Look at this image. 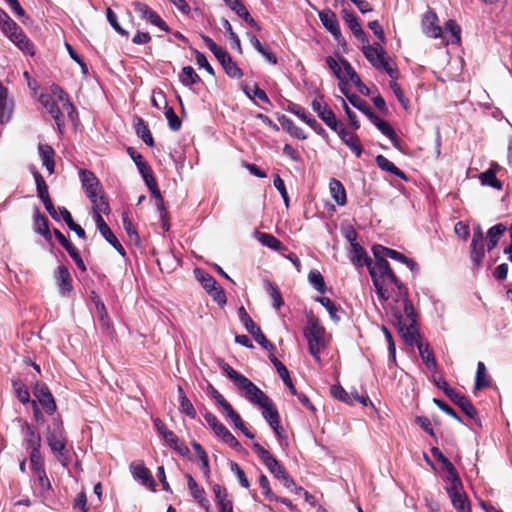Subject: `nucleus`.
<instances>
[{
  "label": "nucleus",
  "instance_id": "1",
  "mask_svg": "<svg viewBox=\"0 0 512 512\" xmlns=\"http://www.w3.org/2000/svg\"><path fill=\"white\" fill-rule=\"evenodd\" d=\"M367 268L378 298L381 301L392 299L394 302L390 309L398 333L406 342L413 343L417 334L414 325L415 311L408 299L406 286L393 273L388 261H371Z\"/></svg>",
  "mask_w": 512,
  "mask_h": 512
},
{
  "label": "nucleus",
  "instance_id": "2",
  "mask_svg": "<svg viewBox=\"0 0 512 512\" xmlns=\"http://www.w3.org/2000/svg\"><path fill=\"white\" fill-rule=\"evenodd\" d=\"M55 428H48L46 441L52 453L62 466L67 467L71 462L70 451L66 447V437L61 423H55Z\"/></svg>",
  "mask_w": 512,
  "mask_h": 512
},
{
  "label": "nucleus",
  "instance_id": "3",
  "mask_svg": "<svg viewBox=\"0 0 512 512\" xmlns=\"http://www.w3.org/2000/svg\"><path fill=\"white\" fill-rule=\"evenodd\" d=\"M304 336L308 342V349L316 362L320 363V352L324 346V329L314 317L308 319L304 328Z\"/></svg>",
  "mask_w": 512,
  "mask_h": 512
},
{
  "label": "nucleus",
  "instance_id": "4",
  "mask_svg": "<svg viewBox=\"0 0 512 512\" xmlns=\"http://www.w3.org/2000/svg\"><path fill=\"white\" fill-rule=\"evenodd\" d=\"M435 385L441 389L445 395L455 403L469 418L475 419L477 416V412L471 402L465 398L463 395L457 393L453 388H451L447 381L443 378L435 379Z\"/></svg>",
  "mask_w": 512,
  "mask_h": 512
},
{
  "label": "nucleus",
  "instance_id": "5",
  "mask_svg": "<svg viewBox=\"0 0 512 512\" xmlns=\"http://www.w3.org/2000/svg\"><path fill=\"white\" fill-rule=\"evenodd\" d=\"M311 107L318 117L333 131L342 124L339 122L331 110V108L324 102L323 96L318 95L311 103Z\"/></svg>",
  "mask_w": 512,
  "mask_h": 512
},
{
  "label": "nucleus",
  "instance_id": "6",
  "mask_svg": "<svg viewBox=\"0 0 512 512\" xmlns=\"http://www.w3.org/2000/svg\"><path fill=\"white\" fill-rule=\"evenodd\" d=\"M132 7L142 20H146L152 25L157 26L162 31L169 32V27L165 21L153 11L147 4L135 1L132 3Z\"/></svg>",
  "mask_w": 512,
  "mask_h": 512
},
{
  "label": "nucleus",
  "instance_id": "7",
  "mask_svg": "<svg viewBox=\"0 0 512 512\" xmlns=\"http://www.w3.org/2000/svg\"><path fill=\"white\" fill-rule=\"evenodd\" d=\"M244 393L245 398L252 404L261 406L270 399L260 388H258L247 377L237 386Z\"/></svg>",
  "mask_w": 512,
  "mask_h": 512
},
{
  "label": "nucleus",
  "instance_id": "8",
  "mask_svg": "<svg viewBox=\"0 0 512 512\" xmlns=\"http://www.w3.org/2000/svg\"><path fill=\"white\" fill-rule=\"evenodd\" d=\"M252 448L275 478H278L286 471L285 468L279 463V461L273 457L269 451L264 449L258 442H254Z\"/></svg>",
  "mask_w": 512,
  "mask_h": 512
},
{
  "label": "nucleus",
  "instance_id": "9",
  "mask_svg": "<svg viewBox=\"0 0 512 512\" xmlns=\"http://www.w3.org/2000/svg\"><path fill=\"white\" fill-rule=\"evenodd\" d=\"M259 407L262 409L263 418L268 422L275 434L281 438L283 429L280 426L279 413L274 403L271 401V399H268L267 403L262 404Z\"/></svg>",
  "mask_w": 512,
  "mask_h": 512
},
{
  "label": "nucleus",
  "instance_id": "10",
  "mask_svg": "<svg viewBox=\"0 0 512 512\" xmlns=\"http://www.w3.org/2000/svg\"><path fill=\"white\" fill-rule=\"evenodd\" d=\"M34 395L47 414L52 415L56 411V403L46 384L36 383Z\"/></svg>",
  "mask_w": 512,
  "mask_h": 512
},
{
  "label": "nucleus",
  "instance_id": "11",
  "mask_svg": "<svg viewBox=\"0 0 512 512\" xmlns=\"http://www.w3.org/2000/svg\"><path fill=\"white\" fill-rule=\"evenodd\" d=\"M362 51L366 59L376 69H380L381 66H384V63L389 59L386 51L380 44L370 46L366 43L363 45Z\"/></svg>",
  "mask_w": 512,
  "mask_h": 512
},
{
  "label": "nucleus",
  "instance_id": "12",
  "mask_svg": "<svg viewBox=\"0 0 512 512\" xmlns=\"http://www.w3.org/2000/svg\"><path fill=\"white\" fill-rule=\"evenodd\" d=\"M79 178L82 188L88 198H92L94 197V194L102 192L100 181L92 171L80 169Z\"/></svg>",
  "mask_w": 512,
  "mask_h": 512
},
{
  "label": "nucleus",
  "instance_id": "13",
  "mask_svg": "<svg viewBox=\"0 0 512 512\" xmlns=\"http://www.w3.org/2000/svg\"><path fill=\"white\" fill-rule=\"evenodd\" d=\"M130 472L133 478L139 481L145 487L155 491V481L150 471L145 467L142 461H134L130 465Z\"/></svg>",
  "mask_w": 512,
  "mask_h": 512
},
{
  "label": "nucleus",
  "instance_id": "14",
  "mask_svg": "<svg viewBox=\"0 0 512 512\" xmlns=\"http://www.w3.org/2000/svg\"><path fill=\"white\" fill-rule=\"evenodd\" d=\"M414 325H415V330H416V333H417L416 336H415L414 342L413 343H408L404 339H403V341L407 345H410V346L416 345L418 350H419L420 357H421L422 361L425 363L426 367L428 369L435 370L436 367H437V363H436L435 357L433 355V352L430 350L429 345L428 344H423L420 341V334H419V331H418L417 319L416 318H415V324Z\"/></svg>",
  "mask_w": 512,
  "mask_h": 512
},
{
  "label": "nucleus",
  "instance_id": "15",
  "mask_svg": "<svg viewBox=\"0 0 512 512\" xmlns=\"http://www.w3.org/2000/svg\"><path fill=\"white\" fill-rule=\"evenodd\" d=\"M14 101L9 91L0 83V123H8L13 114Z\"/></svg>",
  "mask_w": 512,
  "mask_h": 512
},
{
  "label": "nucleus",
  "instance_id": "16",
  "mask_svg": "<svg viewBox=\"0 0 512 512\" xmlns=\"http://www.w3.org/2000/svg\"><path fill=\"white\" fill-rule=\"evenodd\" d=\"M327 66L333 71L336 78L339 80V88L343 94H346V85L350 81L349 75L342 63L338 62L334 57L327 56L325 59Z\"/></svg>",
  "mask_w": 512,
  "mask_h": 512
},
{
  "label": "nucleus",
  "instance_id": "17",
  "mask_svg": "<svg viewBox=\"0 0 512 512\" xmlns=\"http://www.w3.org/2000/svg\"><path fill=\"white\" fill-rule=\"evenodd\" d=\"M438 17L433 11H428L422 18V30L425 35L431 38H439L443 29L437 24Z\"/></svg>",
  "mask_w": 512,
  "mask_h": 512
},
{
  "label": "nucleus",
  "instance_id": "18",
  "mask_svg": "<svg viewBox=\"0 0 512 512\" xmlns=\"http://www.w3.org/2000/svg\"><path fill=\"white\" fill-rule=\"evenodd\" d=\"M54 235L58 242L63 246V248L67 251L69 256L74 260L77 267L83 272L86 271V265L81 258L79 251L74 247V245L61 233L59 230H54Z\"/></svg>",
  "mask_w": 512,
  "mask_h": 512
},
{
  "label": "nucleus",
  "instance_id": "19",
  "mask_svg": "<svg viewBox=\"0 0 512 512\" xmlns=\"http://www.w3.org/2000/svg\"><path fill=\"white\" fill-rule=\"evenodd\" d=\"M319 19L335 40L339 41L341 38V31L336 14L330 9L322 10L319 12Z\"/></svg>",
  "mask_w": 512,
  "mask_h": 512
},
{
  "label": "nucleus",
  "instance_id": "20",
  "mask_svg": "<svg viewBox=\"0 0 512 512\" xmlns=\"http://www.w3.org/2000/svg\"><path fill=\"white\" fill-rule=\"evenodd\" d=\"M335 132L338 134L340 139L349 147V149L356 155V157H360L363 149L360 144V140L357 135L349 132L343 124H341Z\"/></svg>",
  "mask_w": 512,
  "mask_h": 512
},
{
  "label": "nucleus",
  "instance_id": "21",
  "mask_svg": "<svg viewBox=\"0 0 512 512\" xmlns=\"http://www.w3.org/2000/svg\"><path fill=\"white\" fill-rule=\"evenodd\" d=\"M39 100H40L41 104L47 109L49 114L53 117V119L55 120V122L58 126V129L61 130L64 123L62 121V112H61L58 104L48 94H42L40 96Z\"/></svg>",
  "mask_w": 512,
  "mask_h": 512
},
{
  "label": "nucleus",
  "instance_id": "22",
  "mask_svg": "<svg viewBox=\"0 0 512 512\" xmlns=\"http://www.w3.org/2000/svg\"><path fill=\"white\" fill-rule=\"evenodd\" d=\"M343 19L358 41L363 44L368 43V38L353 13L344 10Z\"/></svg>",
  "mask_w": 512,
  "mask_h": 512
},
{
  "label": "nucleus",
  "instance_id": "23",
  "mask_svg": "<svg viewBox=\"0 0 512 512\" xmlns=\"http://www.w3.org/2000/svg\"><path fill=\"white\" fill-rule=\"evenodd\" d=\"M55 278L61 295H66L72 291L73 287L71 284V276L66 266H58L55 273Z\"/></svg>",
  "mask_w": 512,
  "mask_h": 512
},
{
  "label": "nucleus",
  "instance_id": "24",
  "mask_svg": "<svg viewBox=\"0 0 512 512\" xmlns=\"http://www.w3.org/2000/svg\"><path fill=\"white\" fill-rule=\"evenodd\" d=\"M24 442L26 448L30 451L40 450L41 436L32 425L26 423L23 427Z\"/></svg>",
  "mask_w": 512,
  "mask_h": 512
},
{
  "label": "nucleus",
  "instance_id": "25",
  "mask_svg": "<svg viewBox=\"0 0 512 512\" xmlns=\"http://www.w3.org/2000/svg\"><path fill=\"white\" fill-rule=\"evenodd\" d=\"M453 507L457 510V512H471L470 504L466 494L462 489L457 490H448L447 491Z\"/></svg>",
  "mask_w": 512,
  "mask_h": 512
},
{
  "label": "nucleus",
  "instance_id": "26",
  "mask_svg": "<svg viewBox=\"0 0 512 512\" xmlns=\"http://www.w3.org/2000/svg\"><path fill=\"white\" fill-rule=\"evenodd\" d=\"M349 258L351 262L358 267L368 266V264H370L372 261L359 243H352V247H350Z\"/></svg>",
  "mask_w": 512,
  "mask_h": 512
},
{
  "label": "nucleus",
  "instance_id": "27",
  "mask_svg": "<svg viewBox=\"0 0 512 512\" xmlns=\"http://www.w3.org/2000/svg\"><path fill=\"white\" fill-rule=\"evenodd\" d=\"M8 38L25 54L34 55V46L20 27Z\"/></svg>",
  "mask_w": 512,
  "mask_h": 512
},
{
  "label": "nucleus",
  "instance_id": "28",
  "mask_svg": "<svg viewBox=\"0 0 512 512\" xmlns=\"http://www.w3.org/2000/svg\"><path fill=\"white\" fill-rule=\"evenodd\" d=\"M269 360L272 362V364L276 368L277 373L279 374L280 378L283 380L284 384L289 388L291 394L296 395L297 394L296 388L294 387V385L290 379L288 369L285 367V365L281 361H279L278 358L273 353H271L269 355Z\"/></svg>",
  "mask_w": 512,
  "mask_h": 512
},
{
  "label": "nucleus",
  "instance_id": "29",
  "mask_svg": "<svg viewBox=\"0 0 512 512\" xmlns=\"http://www.w3.org/2000/svg\"><path fill=\"white\" fill-rule=\"evenodd\" d=\"M329 190H330V194H331V197L334 199V201L339 205V206H344L347 202V197H346V190L343 186V184L333 178L331 179L330 183H329Z\"/></svg>",
  "mask_w": 512,
  "mask_h": 512
},
{
  "label": "nucleus",
  "instance_id": "30",
  "mask_svg": "<svg viewBox=\"0 0 512 512\" xmlns=\"http://www.w3.org/2000/svg\"><path fill=\"white\" fill-rule=\"evenodd\" d=\"M341 63L345 67L347 74L349 75L350 81L357 87L359 93L364 96H368L370 94L369 88L365 84L362 83L358 74L353 69L351 64L344 58H341Z\"/></svg>",
  "mask_w": 512,
  "mask_h": 512
},
{
  "label": "nucleus",
  "instance_id": "31",
  "mask_svg": "<svg viewBox=\"0 0 512 512\" xmlns=\"http://www.w3.org/2000/svg\"><path fill=\"white\" fill-rule=\"evenodd\" d=\"M279 123L281 124L282 128L287 131L292 137H295L299 140H305L307 139V135L304 133V131L295 125V123L288 118L286 115H281L278 118Z\"/></svg>",
  "mask_w": 512,
  "mask_h": 512
},
{
  "label": "nucleus",
  "instance_id": "32",
  "mask_svg": "<svg viewBox=\"0 0 512 512\" xmlns=\"http://www.w3.org/2000/svg\"><path fill=\"white\" fill-rule=\"evenodd\" d=\"M163 439L170 446V448L176 451L180 456L186 457L190 454L189 448L185 445L184 442L180 441V439L173 431L166 433Z\"/></svg>",
  "mask_w": 512,
  "mask_h": 512
},
{
  "label": "nucleus",
  "instance_id": "33",
  "mask_svg": "<svg viewBox=\"0 0 512 512\" xmlns=\"http://www.w3.org/2000/svg\"><path fill=\"white\" fill-rule=\"evenodd\" d=\"M179 404H180V412L191 419H195L197 416V412L192 404V402L187 398L183 388L178 386L177 388Z\"/></svg>",
  "mask_w": 512,
  "mask_h": 512
},
{
  "label": "nucleus",
  "instance_id": "34",
  "mask_svg": "<svg viewBox=\"0 0 512 512\" xmlns=\"http://www.w3.org/2000/svg\"><path fill=\"white\" fill-rule=\"evenodd\" d=\"M375 161H376L377 166L381 170L389 172V173L399 177L400 179H406L405 173L401 169H399L393 162H391L389 159H387L385 156L378 155V156H376Z\"/></svg>",
  "mask_w": 512,
  "mask_h": 512
},
{
  "label": "nucleus",
  "instance_id": "35",
  "mask_svg": "<svg viewBox=\"0 0 512 512\" xmlns=\"http://www.w3.org/2000/svg\"><path fill=\"white\" fill-rule=\"evenodd\" d=\"M134 128L137 136L140 137L146 145L149 147L154 146L152 134L142 118L137 117L135 119Z\"/></svg>",
  "mask_w": 512,
  "mask_h": 512
},
{
  "label": "nucleus",
  "instance_id": "36",
  "mask_svg": "<svg viewBox=\"0 0 512 512\" xmlns=\"http://www.w3.org/2000/svg\"><path fill=\"white\" fill-rule=\"evenodd\" d=\"M506 226L502 223H499V224H496L494 225L493 227H491L488 232H487V249L489 251H491L492 249H494L501 236L504 234V232L506 231Z\"/></svg>",
  "mask_w": 512,
  "mask_h": 512
},
{
  "label": "nucleus",
  "instance_id": "37",
  "mask_svg": "<svg viewBox=\"0 0 512 512\" xmlns=\"http://www.w3.org/2000/svg\"><path fill=\"white\" fill-rule=\"evenodd\" d=\"M39 154L42 159L43 166H45L49 174H52L55 168L54 150L49 145H40Z\"/></svg>",
  "mask_w": 512,
  "mask_h": 512
},
{
  "label": "nucleus",
  "instance_id": "38",
  "mask_svg": "<svg viewBox=\"0 0 512 512\" xmlns=\"http://www.w3.org/2000/svg\"><path fill=\"white\" fill-rule=\"evenodd\" d=\"M34 226L35 231L38 234L42 235L48 241L51 240L52 236L49 229L48 220L39 212V210H36L34 215Z\"/></svg>",
  "mask_w": 512,
  "mask_h": 512
},
{
  "label": "nucleus",
  "instance_id": "39",
  "mask_svg": "<svg viewBox=\"0 0 512 512\" xmlns=\"http://www.w3.org/2000/svg\"><path fill=\"white\" fill-rule=\"evenodd\" d=\"M202 40L204 41L207 48L213 53V55L220 64L222 62H225L227 57L230 56V54L226 50L219 47L210 37L202 35Z\"/></svg>",
  "mask_w": 512,
  "mask_h": 512
},
{
  "label": "nucleus",
  "instance_id": "40",
  "mask_svg": "<svg viewBox=\"0 0 512 512\" xmlns=\"http://www.w3.org/2000/svg\"><path fill=\"white\" fill-rule=\"evenodd\" d=\"M19 28L9 15L0 8V30L7 36H11Z\"/></svg>",
  "mask_w": 512,
  "mask_h": 512
},
{
  "label": "nucleus",
  "instance_id": "41",
  "mask_svg": "<svg viewBox=\"0 0 512 512\" xmlns=\"http://www.w3.org/2000/svg\"><path fill=\"white\" fill-rule=\"evenodd\" d=\"M264 284L266 292L273 300V307L276 310H279L284 305V301L279 288L269 280H266Z\"/></svg>",
  "mask_w": 512,
  "mask_h": 512
},
{
  "label": "nucleus",
  "instance_id": "42",
  "mask_svg": "<svg viewBox=\"0 0 512 512\" xmlns=\"http://www.w3.org/2000/svg\"><path fill=\"white\" fill-rule=\"evenodd\" d=\"M90 202L92 203L93 213H103V214H109L110 213V206L107 200L105 199L102 192H98L94 194V197L88 198Z\"/></svg>",
  "mask_w": 512,
  "mask_h": 512
},
{
  "label": "nucleus",
  "instance_id": "43",
  "mask_svg": "<svg viewBox=\"0 0 512 512\" xmlns=\"http://www.w3.org/2000/svg\"><path fill=\"white\" fill-rule=\"evenodd\" d=\"M204 419L217 437L221 438L228 431V429L220 423L216 416L211 412L206 411Z\"/></svg>",
  "mask_w": 512,
  "mask_h": 512
},
{
  "label": "nucleus",
  "instance_id": "44",
  "mask_svg": "<svg viewBox=\"0 0 512 512\" xmlns=\"http://www.w3.org/2000/svg\"><path fill=\"white\" fill-rule=\"evenodd\" d=\"M12 387L14 390V393L18 400L23 403L27 404L31 402L30 400V393L26 385L23 383L20 379H13L12 380Z\"/></svg>",
  "mask_w": 512,
  "mask_h": 512
},
{
  "label": "nucleus",
  "instance_id": "45",
  "mask_svg": "<svg viewBox=\"0 0 512 512\" xmlns=\"http://www.w3.org/2000/svg\"><path fill=\"white\" fill-rule=\"evenodd\" d=\"M489 385L490 380L486 372V367L483 362H478L474 388L475 390H481Z\"/></svg>",
  "mask_w": 512,
  "mask_h": 512
},
{
  "label": "nucleus",
  "instance_id": "46",
  "mask_svg": "<svg viewBox=\"0 0 512 512\" xmlns=\"http://www.w3.org/2000/svg\"><path fill=\"white\" fill-rule=\"evenodd\" d=\"M179 79L184 86H192L200 82L199 75L191 66H185L182 68V71L179 75Z\"/></svg>",
  "mask_w": 512,
  "mask_h": 512
},
{
  "label": "nucleus",
  "instance_id": "47",
  "mask_svg": "<svg viewBox=\"0 0 512 512\" xmlns=\"http://www.w3.org/2000/svg\"><path fill=\"white\" fill-rule=\"evenodd\" d=\"M256 238L262 245L274 251H279L282 248L281 241L274 237L272 234L256 232Z\"/></svg>",
  "mask_w": 512,
  "mask_h": 512
},
{
  "label": "nucleus",
  "instance_id": "48",
  "mask_svg": "<svg viewBox=\"0 0 512 512\" xmlns=\"http://www.w3.org/2000/svg\"><path fill=\"white\" fill-rule=\"evenodd\" d=\"M237 314H238L239 321L243 324V326L245 327L247 332L250 333L251 335L260 329L254 323V321L249 316V314L247 313L246 309L243 306L238 308Z\"/></svg>",
  "mask_w": 512,
  "mask_h": 512
},
{
  "label": "nucleus",
  "instance_id": "49",
  "mask_svg": "<svg viewBox=\"0 0 512 512\" xmlns=\"http://www.w3.org/2000/svg\"><path fill=\"white\" fill-rule=\"evenodd\" d=\"M308 282L313 288L321 294H324L326 291L325 281L322 274L314 269L311 270L308 274Z\"/></svg>",
  "mask_w": 512,
  "mask_h": 512
},
{
  "label": "nucleus",
  "instance_id": "50",
  "mask_svg": "<svg viewBox=\"0 0 512 512\" xmlns=\"http://www.w3.org/2000/svg\"><path fill=\"white\" fill-rule=\"evenodd\" d=\"M222 25L228 35L230 46L232 49L242 53L241 42L237 34L233 31L230 22L227 19H222Z\"/></svg>",
  "mask_w": 512,
  "mask_h": 512
},
{
  "label": "nucleus",
  "instance_id": "51",
  "mask_svg": "<svg viewBox=\"0 0 512 512\" xmlns=\"http://www.w3.org/2000/svg\"><path fill=\"white\" fill-rule=\"evenodd\" d=\"M194 274L196 279L201 283V285L207 292L217 284L214 277H212L209 273L203 271L202 269L196 268L194 270Z\"/></svg>",
  "mask_w": 512,
  "mask_h": 512
},
{
  "label": "nucleus",
  "instance_id": "52",
  "mask_svg": "<svg viewBox=\"0 0 512 512\" xmlns=\"http://www.w3.org/2000/svg\"><path fill=\"white\" fill-rule=\"evenodd\" d=\"M479 179L484 186H490L498 190L502 189V182L497 179L495 172L492 170L481 173Z\"/></svg>",
  "mask_w": 512,
  "mask_h": 512
},
{
  "label": "nucleus",
  "instance_id": "53",
  "mask_svg": "<svg viewBox=\"0 0 512 512\" xmlns=\"http://www.w3.org/2000/svg\"><path fill=\"white\" fill-rule=\"evenodd\" d=\"M225 73L234 79H240L243 76L242 70L238 67V65L232 60L231 56L227 57L225 62L221 63Z\"/></svg>",
  "mask_w": 512,
  "mask_h": 512
},
{
  "label": "nucleus",
  "instance_id": "54",
  "mask_svg": "<svg viewBox=\"0 0 512 512\" xmlns=\"http://www.w3.org/2000/svg\"><path fill=\"white\" fill-rule=\"evenodd\" d=\"M445 470L447 472V480L450 482V486L447 487L446 490L448 491L462 489L463 486L461 480L453 464L451 463L448 466H446Z\"/></svg>",
  "mask_w": 512,
  "mask_h": 512
},
{
  "label": "nucleus",
  "instance_id": "55",
  "mask_svg": "<svg viewBox=\"0 0 512 512\" xmlns=\"http://www.w3.org/2000/svg\"><path fill=\"white\" fill-rule=\"evenodd\" d=\"M100 234L111 246H113L117 250V252L121 256H125V249L123 248V246L121 245V243L109 227L105 228V230L100 231Z\"/></svg>",
  "mask_w": 512,
  "mask_h": 512
},
{
  "label": "nucleus",
  "instance_id": "56",
  "mask_svg": "<svg viewBox=\"0 0 512 512\" xmlns=\"http://www.w3.org/2000/svg\"><path fill=\"white\" fill-rule=\"evenodd\" d=\"M316 301L319 302L323 307H325L333 321L338 322L340 320L338 316V307L331 299L322 296L317 297Z\"/></svg>",
  "mask_w": 512,
  "mask_h": 512
},
{
  "label": "nucleus",
  "instance_id": "57",
  "mask_svg": "<svg viewBox=\"0 0 512 512\" xmlns=\"http://www.w3.org/2000/svg\"><path fill=\"white\" fill-rule=\"evenodd\" d=\"M445 31L451 33V43L452 44H460L461 42V28L460 26L457 24V22L455 20H448L446 23H445V27H444Z\"/></svg>",
  "mask_w": 512,
  "mask_h": 512
},
{
  "label": "nucleus",
  "instance_id": "58",
  "mask_svg": "<svg viewBox=\"0 0 512 512\" xmlns=\"http://www.w3.org/2000/svg\"><path fill=\"white\" fill-rule=\"evenodd\" d=\"M243 91L244 93L246 94V96L249 98V99H254L255 97L258 98L259 100L267 103V104H271V101L270 99L268 98L267 94L265 93L264 90L260 89L257 85H255L253 87V89L249 88L248 86H245L243 88Z\"/></svg>",
  "mask_w": 512,
  "mask_h": 512
},
{
  "label": "nucleus",
  "instance_id": "59",
  "mask_svg": "<svg viewBox=\"0 0 512 512\" xmlns=\"http://www.w3.org/2000/svg\"><path fill=\"white\" fill-rule=\"evenodd\" d=\"M344 95L346 96L350 104L359 111H361L364 115L371 109L368 103L359 96H357L356 94L349 95L348 92L346 91V94Z\"/></svg>",
  "mask_w": 512,
  "mask_h": 512
},
{
  "label": "nucleus",
  "instance_id": "60",
  "mask_svg": "<svg viewBox=\"0 0 512 512\" xmlns=\"http://www.w3.org/2000/svg\"><path fill=\"white\" fill-rule=\"evenodd\" d=\"M377 129L383 135H385L386 137H388L390 139V141L392 142L394 147H398V137L395 134L394 129L388 122L383 120L381 123H378Z\"/></svg>",
  "mask_w": 512,
  "mask_h": 512
},
{
  "label": "nucleus",
  "instance_id": "61",
  "mask_svg": "<svg viewBox=\"0 0 512 512\" xmlns=\"http://www.w3.org/2000/svg\"><path fill=\"white\" fill-rule=\"evenodd\" d=\"M165 116L168 121V126L173 131H178L181 128V120L176 115L172 107L166 106Z\"/></svg>",
  "mask_w": 512,
  "mask_h": 512
},
{
  "label": "nucleus",
  "instance_id": "62",
  "mask_svg": "<svg viewBox=\"0 0 512 512\" xmlns=\"http://www.w3.org/2000/svg\"><path fill=\"white\" fill-rule=\"evenodd\" d=\"M288 111L298 118H300L304 123H308L313 117L299 104L290 103L288 105Z\"/></svg>",
  "mask_w": 512,
  "mask_h": 512
},
{
  "label": "nucleus",
  "instance_id": "63",
  "mask_svg": "<svg viewBox=\"0 0 512 512\" xmlns=\"http://www.w3.org/2000/svg\"><path fill=\"white\" fill-rule=\"evenodd\" d=\"M207 393L216 401V403L222 408L224 411L230 403L226 401L222 394L210 383H208L206 388Z\"/></svg>",
  "mask_w": 512,
  "mask_h": 512
},
{
  "label": "nucleus",
  "instance_id": "64",
  "mask_svg": "<svg viewBox=\"0 0 512 512\" xmlns=\"http://www.w3.org/2000/svg\"><path fill=\"white\" fill-rule=\"evenodd\" d=\"M31 468L34 473L42 472L44 469V462L40 450L30 451Z\"/></svg>",
  "mask_w": 512,
  "mask_h": 512
}]
</instances>
